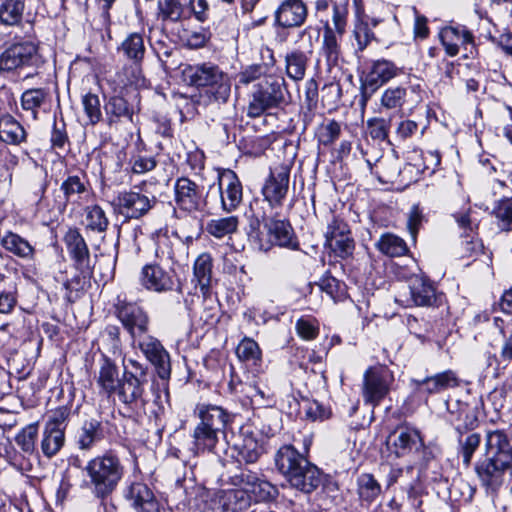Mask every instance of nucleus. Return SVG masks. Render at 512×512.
<instances>
[{
    "mask_svg": "<svg viewBox=\"0 0 512 512\" xmlns=\"http://www.w3.org/2000/svg\"><path fill=\"white\" fill-rule=\"evenodd\" d=\"M474 472L482 487L496 492L512 472V441L504 430H488L483 452L474 464Z\"/></svg>",
    "mask_w": 512,
    "mask_h": 512,
    "instance_id": "obj_1",
    "label": "nucleus"
},
{
    "mask_svg": "<svg viewBox=\"0 0 512 512\" xmlns=\"http://www.w3.org/2000/svg\"><path fill=\"white\" fill-rule=\"evenodd\" d=\"M82 471L86 479L81 487L90 490L96 499L105 500L117 489L125 468L119 456L110 450L88 460Z\"/></svg>",
    "mask_w": 512,
    "mask_h": 512,
    "instance_id": "obj_2",
    "label": "nucleus"
},
{
    "mask_svg": "<svg viewBox=\"0 0 512 512\" xmlns=\"http://www.w3.org/2000/svg\"><path fill=\"white\" fill-rule=\"evenodd\" d=\"M181 78L189 86L205 88L210 101L225 103L230 96L229 76L211 62L184 65Z\"/></svg>",
    "mask_w": 512,
    "mask_h": 512,
    "instance_id": "obj_3",
    "label": "nucleus"
},
{
    "mask_svg": "<svg viewBox=\"0 0 512 512\" xmlns=\"http://www.w3.org/2000/svg\"><path fill=\"white\" fill-rule=\"evenodd\" d=\"M285 83L283 79L266 77L254 86L247 115L260 117L265 111L279 107L285 101Z\"/></svg>",
    "mask_w": 512,
    "mask_h": 512,
    "instance_id": "obj_4",
    "label": "nucleus"
},
{
    "mask_svg": "<svg viewBox=\"0 0 512 512\" xmlns=\"http://www.w3.org/2000/svg\"><path fill=\"white\" fill-rule=\"evenodd\" d=\"M41 64L38 47L31 41L13 43L0 54V72L38 68Z\"/></svg>",
    "mask_w": 512,
    "mask_h": 512,
    "instance_id": "obj_5",
    "label": "nucleus"
},
{
    "mask_svg": "<svg viewBox=\"0 0 512 512\" xmlns=\"http://www.w3.org/2000/svg\"><path fill=\"white\" fill-rule=\"evenodd\" d=\"M140 285L154 293H166L176 287L178 293H182V284L177 278L174 268L168 269L159 263H149L142 267L139 273Z\"/></svg>",
    "mask_w": 512,
    "mask_h": 512,
    "instance_id": "obj_6",
    "label": "nucleus"
},
{
    "mask_svg": "<svg viewBox=\"0 0 512 512\" xmlns=\"http://www.w3.org/2000/svg\"><path fill=\"white\" fill-rule=\"evenodd\" d=\"M393 382L394 376L387 367L382 365L369 367L363 378L364 402L372 406L378 405L388 395Z\"/></svg>",
    "mask_w": 512,
    "mask_h": 512,
    "instance_id": "obj_7",
    "label": "nucleus"
},
{
    "mask_svg": "<svg viewBox=\"0 0 512 512\" xmlns=\"http://www.w3.org/2000/svg\"><path fill=\"white\" fill-rule=\"evenodd\" d=\"M115 314L133 339L141 338L148 332L150 319L148 313L139 304L118 298Z\"/></svg>",
    "mask_w": 512,
    "mask_h": 512,
    "instance_id": "obj_8",
    "label": "nucleus"
},
{
    "mask_svg": "<svg viewBox=\"0 0 512 512\" xmlns=\"http://www.w3.org/2000/svg\"><path fill=\"white\" fill-rule=\"evenodd\" d=\"M290 171L291 166L285 163L270 168V173L263 184L261 192L264 200L271 208L283 206L289 190Z\"/></svg>",
    "mask_w": 512,
    "mask_h": 512,
    "instance_id": "obj_9",
    "label": "nucleus"
},
{
    "mask_svg": "<svg viewBox=\"0 0 512 512\" xmlns=\"http://www.w3.org/2000/svg\"><path fill=\"white\" fill-rule=\"evenodd\" d=\"M91 189L85 175H69L60 184L58 193L54 195V209L62 214L69 204H80L90 197Z\"/></svg>",
    "mask_w": 512,
    "mask_h": 512,
    "instance_id": "obj_10",
    "label": "nucleus"
},
{
    "mask_svg": "<svg viewBox=\"0 0 512 512\" xmlns=\"http://www.w3.org/2000/svg\"><path fill=\"white\" fill-rule=\"evenodd\" d=\"M398 73L399 69L393 62L385 59L374 61L361 85V105L366 106L373 94Z\"/></svg>",
    "mask_w": 512,
    "mask_h": 512,
    "instance_id": "obj_11",
    "label": "nucleus"
},
{
    "mask_svg": "<svg viewBox=\"0 0 512 512\" xmlns=\"http://www.w3.org/2000/svg\"><path fill=\"white\" fill-rule=\"evenodd\" d=\"M114 201L121 215L129 219H139L156 205L157 198L154 195L130 190L120 192Z\"/></svg>",
    "mask_w": 512,
    "mask_h": 512,
    "instance_id": "obj_12",
    "label": "nucleus"
},
{
    "mask_svg": "<svg viewBox=\"0 0 512 512\" xmlns=\"http://www.w3.org/2000/svg\"><path fill=\"white\" fill-rule=\"evenodd\" d=\"M325 238L326 245L336 256L344 259L353 254L355 243L344 220L334 217L328 224Z\"/></svg>",
    "mask_w": 512,
    "mask_h": 512,
    "instance_id": "obj_13",
    "label": "nucleus"
},
{
    "mask_svg": "<svg viewBox=\"0 0 512 512\" xmlns=\"http://www.w3.org/2000/svg\"><path fill=\"white\" fill-rule=\"evenodd\" d=\"M217 179L222 210L228 213L236 210L243 199V188L238 176L230 169H223L218 172Z\"/></svg>",
    "mask_w": 512,
    "mask_h": 512,
    "instance_id": "obj_14",
    "label": "nucleus"
},
{
    "mask_svg": "<svg viewBox=\"0 0 512 512\" xmlns=\"http://www.w3.org/2000/svg\"><path fill=\"white\" fill-rule=\"evenodd\" d=\"M175 203L185 212L194 213L203 210L205 199L198 184L187 177H180L174 185Z\"/></svg>",
    "mask_w": 512,
    "mask_h": 512,
    "instance_id": "obj_15",
    "label": "nucleus"
},
{
    "mask_svg": "<svg viewBox=\"0 0 512 512\" xmlns=\"http://www.w3.org/2000/svg\"><path fill=\"white\" fill-rule=\"evenodd\" d=\"M138 346L145 357L155 367L158 376L166 379L170 376V357L161 342L153 336H142Z\"/></svg>",
    "mask_w": 512,
    "mask_h": 512,
    "instance_id": "obj_16",
    "label": "nucleus"
},
{
    "mask_svg": "<svg viewBox=\"0 0 512 512\" xmlns=\"http://www.w3.org/2000/svg\"><path fill=\"white\" fill-rule=\"evenodd\" d=\"M414 392L418 395H433L460 385V379L452 370H446L422 380H412Z\"/></svg>",
    "mask_w": 512,
    "mask_h": 512,
    "instance_id": "obj_17",
    "label": "nucleus"
},
{
    "mask_svg": "<svg viewBox=\"0 0 512 512\" xmlns=\"http://www.w3.org/2000/svg\"><path fill=\"white\" fill-rule=\"evenodd\" d=\"M440 41L448 56L454 57L459 54L460 47L467 49V46H474L472 32L463 25L446 26L439 32Z\"/></svg>",
    "mask_w": 512,
    "mask_h": 512,
    "instance_id": "obj_18",
    "label": "nucleus"
},
{
    "mask_svg": "<svg viewBox=\"0 0 512 512\" xmlns=\"http://www.w3.org/2000/svg\"><path fill=\"white\" fill-rule=\"evenodd\" d=\"M421 445L419 432L407 427L397 428L386 439L387 449L397 457L406 456Z\"/></svg>",
    "mask_w": 512,
    "mask_h": 512,
    "instance_id": "obj_19",
    "label": "nucleus"
},
{
    "mask_svg": "<svg viewBox=\"0 0 512 512\" xmlns=\"http://www.w3.org/2000/svg\"><path fill=\"white\" fill-rule=\"evenodd\" d=\"M143 381L132 372H124L123 379L115 394L119 401L130 409L142 408L143 400Z\"/></svg>",
    "mask_w": 512,
    "mask_h": 512,
    "instance_id": "obj_20",
    "label": "nucleus"
},
{
    "mask_svg": "<svg viewBox=\"0 0 512 512\" xmlns=\"http://www.w3.org/2000/svg\"><path fill=\"white\" fill-rule=\"evenodd\" d=\"M64 242L76 268L82 273H89L91 271L90 253L79 230L70 228L64 236Z\"/></svg>",
    "mask_w": 512,
    "mask_h": 512,
    "instance_id": "obj_21",
    "label": "nucleus"
},
{
    "mask_svg": "<svg viewBox=\"0 0 512 512\" xmlns=\"http://www.w3.org/2000/svg\"><path fill=\"white\" fill-rule=\"evenodd\" d=\"M264 228L267 231L269 240L267 243L260 241L259 248L261 250L267 251L271 245L296 248L297 243L294 239L293 229L288 222L271 219L265 223Z\"/></svg>",
    "mask_w": 512,
    "mask_h": 512,
    "instance_id": "obj_22",
    "label": "nucleus"
},
{
    "mask_svg": "<svg viewBox=\"0 0 512 512\" xmlns=\"http://www.w3.org/2000/svg\"><path fill=\"white\" fill-rule=\"evenodd\" d=\"M195 416L199 419L197 424L214 429V431L224 434L230 416L222 407L213 404H198L194 410Z\"/></svg>",
    "mask_w": 512,
    "mask_h": 512,
    "instance_id": "obj_23",
    "label": "nucleus"
},
{
    "mask_svg": "<svg viewBox=\"0 0 512 512\" xmlns=\"http://www.w3.org/2000/svg\"><path fill=\"white\" fill-rule=\"evenodd\" d=\"M307 17V9L301 0H285L275 12V23L283 28L301 26Z\"/></svg>",
    "mask_w": 512,
    "mask_h": 512,
    "instance_id": "obj_24",
    "label": "nucleus"
},
{
    "mask_svg": "<svg viewBox=\"0 0 512 512\" xmlns=\"http://www.w3.org/2000/svg\"><path fill=\"white\" fill-rule=\"evenodd\" d=\"M323 480L321 471L307 459L288 480L290 485L304 493H311L317 489Z\"/></svg>",
    "mask_w": 512,
    "mask_h": 512,
    "instance_id": "obj_25",
    "label": "nucleus"
},
{
    "mask_svg": "<svg viewBox=\"0 0 512 512\" xmlns=\"http://www.w3.org/2000/svg\"><path fill=\"white\" fill-rule=\"evenodd\" d=\"M156 256L159 259H168L172 264H179L188 257V249L177 232L171 236L164 235L159 238Z\"/></svg>",
    "mask_w": 512,
    "mask_h": 512,
    "instance_id": "obj_26",
    "label": "nucleus"
},
{
    "mask_svg": "<svg viewBox=\"0 0 512 512\" xmlns=\"http://www.w3.org/2000/svg\"><path fill=\"white\" fill-rule=\"evenodd\" d=\"M126 499L138 512H161L153 492L143 483H132L127 490Z\"/></svg>",
    "mask_w": 512,
    "mask_h": 512,
    "instance_id": "obj_27",
    "label": "nucleus"
},
{
    "mask_svg": "<svg viewBox=\"0 0 512 512\" xmlns=\"http://www.w3.org/2000/svg\"><path fill=\"white\" fill-rule=\"evenodd\" d=\"M410 302L415 306H432L437 301L433 284L424 276L413 275L409 279Z\"/></svg>",
    "mask_w": 512,
    "mask_h": 512,
    "instance_id": "obj_28",
    "label": "nucleus"
},
{
    "mask_svg": "<svg viewBox=\"0 0 512 512\" xmlns=\"http://www.w3.org/2000/svg\"><path fill=\"white\" fill-rule=\"evenodd\" d=\"M121 381L117 365L107 356H103L96 380L100 393L107 397L114 395Z\"/></svg>",
    "mask_w": 512,
    "mask_h": 512,
    "instance_id": "obj_29",
    "label": "nucleus"
},
{
    "mask_svg": "<svg viewBox=\"0 0 512 512\" xmlns=\"http://www.w3.org/2000/svg\"><path fill=\"white\" fill-rule=\"evenodd\" d=\"M27 132L12 115L0 116V141L3 145L20 146L27 141Z\"/></svg>",
    "mask_w": 512,
    "mask_h": 512,
    "instance_id": "obj_30",
    "label": "nucleus"
},
{
    "mask_svg": "<svg viewBox=\"0 0 512 512\" xmlns=\"http://www.w3.org/2000/svg\"><path fill=\"white\" fill-rule=\"evenodd\" d=\"M212 269L213 259L209 253L204 252L196 258L193 265V281L200 288L204 298L210 294Z\"/></svg>",
    "mask_w": 512,
    "mask_h": 512,
    "instance_id": "obj_31",
    "label": "nucleus"
},
{
    "mask_svg": "<svg viewBox=\"0 0 512 512\" xmlns=\"http://www.w3.org/2000/svg\"><path fill=\"white\" fill-rule=\"evenodd\" d=\"M305 460L306 458L292 445L280 447L275 455V464L287 481L291 478V475L297 471L298 466H301Z\"/></svg>",
    "mask_w": 512,
    "mask_h": 512,
    "instance_id": "obj_32",
    "label": "nucleus"
},
{
    "mask_svg": "<svg viewBox=\"0 0 512 512\" xmlns=\"http://www.w3.org/2000/svg\"><path fill=\"white\" fill-rule=\"evenodd\" d=\"M233 449L237 452V461L247 464L255 463L262 454V448L252 432L243 431L240 438L234 443Z\"/></svg>",
    "mask_w": 512,
    "mask_h": 512,
    "instance_id": "obj_33",
    "label": "nucleus"
},
{
    "mask_svg": "<svg viewBox=\"0 0 512 512\" xmlns=\"http://www.w3.org/2000/svg\"><path fill=\"white\" fill-rule=\"evenodd\" d=\"M221 433L197 424L193 430L192 453L197 456L204 452L215 453V448L219 443Z\"/></svg>",
    "mask_w": 512,
    "mask_h": 512,
    "instance_id": "obj_34",
    "label": "nucleus"
},
{
    "mask_svg": "<svg viewBox=\"0 0 512 512\" xmlns=\"http://www.w3.org/2000/svg\"><path fill=\"white\" fill-rule=\"evenodd\" d=\"M104 438L103 425L97 419L83 422L77 433V445L80 450H91L94 445Z\"/></svg>",
    "mask_w": 512,
    "mask_h": 512,
    "instance_id": "obj_35",
    "label": "nucleus"
},
{
    "mask_svg": "<svg viewBox=\"0 0 512 512\" xmlns=\"http://www.w3.org/2000/svg\"><path fill=\"white\" fill-rule=\"evenodd\" d=\"M455 429L459 433L458 453L462 457L464 466L469 467L471 465L474 453L480 446L481 436L479 433H464L461 431L460 426H456Z\"/></svg>",
    "mask_w": 512,
    "mask_h": 512,
    "instance_id": "obj_36",
    "label": "nucleus"
},
{
    "mask_svg": "<svg viewBox=\"0 0 512 512\" xmlns=\"http://www.w3.org/2000/svg\"><path fill=\"white\" fill-rule=\"evenodd\" d=\"M286 73L294 81H300L305 77L309 56L298 49H295L285 56Z\"/></svg>",
    "mask_w": 512,
    "mask_h": 512,
    "instance_id": "obj_37",
    "label": "nucleus"
},
{
    "mask_svg": "<svg viewBox=\"0 0 512 512\" xmlns=\"http://www.w3.org/2000/svg\"><path fill=\"white\" fill-rule=\"evenodd\" d=\"M48 95V91L43 88L28 89L21 96V107L25 112L30 113L33 120H36L38 112L45 104Z\"/></svg>",
    "mask_w": 512,
    "mask_h": 512,
    "instance_id": "obj_38",
    "label": "nucleus"
},
{
    "mask_svg": "<svg viewBox=\"0 0 512 512\" xmlns=\"http://www.w3.org/2000/svg\"><path fill=\"white\" fill-rule=\"evenodd\" d=\"M25 0H4L0 4V23L17 26L22 22Z\"/></svg>",
    "mask_w": 512,
    "mask_h": 512,
    "instance_id": "obj_39",
    "label": "nucleus"
},
{
    "mask_svg": "<svg viewBox=\"0 0 512 512\" xmlns=\"http://www.w3.org/2000/svg\"><path fill=\"white\" fill-rule=\"evenodd\" d=\"M239 218L235 215L211 219L206 226V231L217 239L230 236L238 230Z\"/></svg>",
    "mask_w": 512,
    "mask_h": 512,
    "instance_id": "obj_40",
    "label": "nucleus"
},
{
    "mask_svg": "<svg viewBox=\"0 0 512 512\" xmlns=\"http://www.w3.org/2000/svg\"><path fill=\"white\" fill-rule=\"evenodd\" d=\"M65 443V433L60 429L44 427L41 440V450L45 457L55 456Z\"/></svg>",
    "mask_w": 512,
    "mask_h": 512,
    "instance_id": "obj_41",
    "label": "nucleus"
},
{
    "mask_svg": "<svg viewBox=\"0 0 512 512\" xmlns=\"http://www.w3.org/2000/svg\"><path fill=\"white\" fill-rule=\"evenodd\" d=\"M377 249L389 257H400L408 252L405 241L392 233L383 234L376 243Z\"/></svg>",
    "mask_w": 512,
    "mask_h": 512,
    "instance_id": "obj_42",
    "label": "nucleus"
},
{
    "mask_svg": "<svg viewBox=\"0 0 512 512\" xmlns=\"http://www.w3.org/2000/svg\"><path fill=\"white\" fill-rule=\"evenodd\" d=\"M2 246L18 257L31 259L34 255L33 246L18 234L9 232L2 238Z\"/></svg>",
    "mask_w": 512,
    "mask_h": 512,
    "instance_id": "obj_43",
    "label": "nucleus"
},
{
    "mask_svg": "<svg viewBox=\"0 0 512 512\" xmlns=\"http://www.w3.org/2000/svg\"><path fill=\"white\" fill-rule=\"evenodd\" d=\"M84 223L88 230L103 233L107 230L109 219L103 208L97 204L87 206L84 210Z\"/></svg>",
    "mask_w": 512,
    "mask_h": 512,
    "instance_id": "obj_44",
    "label": "nucleus"
},
{
    "mask_svg": "<svg viewBox=\"0 0 512 512\" xmlns=\"http://www.w3.org/2000/svg\"><path fill=\"white\" fill-rule=\"evenodd\" d=\"M126 58L134 62H140L144 58L145 45L143 36L140 33H130L119 47Z\"/></svg>",
    "mask_w": 512,
    "mask_h": 512,
    "instance_id": "obj_45",
    "label": "nucleus"
},
{
    "mask_svg": "<svg viewBox=\"0 0 512 512\" xmlns=\"http://www.w3.org/2000/svg\"><path fill=\"white\" fill-rule=\"evenodd\" d=\"M231 389L235 393H242L254 406H265L270 401L269 391L262 389L257 384H240V389L231 384Z\"/></svg>",
    "mask_w": 512,
    "mask_h": 512,
    "instance_id": "obj_46",
    "label": "nucleus"
},
{
    "mask_svg": "<svg viewBox=\"0 0 512 512\" xmlns=\"http://www.w3.org/2000/svg\"><path fill=\"white\" fill-rule=\"evenodd\" d=\"M236 355L242 362L258 365L261 362V350L256 341L245 337L236 348Z\"/></svg>",
    "mask_w": 512,
    "mask_h": 512,
    "instance_id": "obj_47",
    "label": "nucleus"
},
{
    "mask_svg": "<svg viewBox=\"0 0 512 512\" xmlns=\"http://www.w3.org/2000/svg\"><path fill=\"white\" fill-rule=\"evenodd\" d=\"M359 497L366 502L374 501L381 493V486L372 474H361L357 480Z\"/></svg>",
    "mask_w": 512,
    "mask_h": 512,
    "instance_id": "obj_48",
    "label": "nucleus"
},
{
    "mask_svg": "<svg viewBox=\"0 0 512 512\" xmlns=\"http://www.w3.org/2000/svg\"><path fill=\"white\" fill-rule=\"evenodd\" d=\"M183 0H159L158 17L162 21L176 22L184 16Z\"/></svg>",
    "mask_w": 512,
    "mask_h": 512,
    "instance_id": "obj_49",
    "label": "nucleus"
},
{
    "mask_svg": "<svg viewBox=\"0 0 512 512\" xmlns=\"http://www.w3.org/2000/svg\"><path fill=\"white\" fill-rule=\"evenodd\" d=\"M105 111L109 117L110 123L120 119H132V111L127 101L121 96H113L105 104Z\"/></svg>",
    "mask_w": 512,
    "mask_h": 512,
    "instance_id": "obj_50",
    "label": "nucleus"
},
{
    "mask_svg": "<svg viewBox=\"0 0 512 512\" xmlns=\"http://www.w3.org/2000/svg\"><path fill=\"white\" fill-rule=\"evenodd\" d=\"M407 90L402 86L389 87L381 95L380 104L387 110L402 108L406 101Z\"/></svg>",
    "mask_w": 512,
    "mask_h": 512,
    "instance_id": "obj_51",
    "label": "nucleus"
},
{
    "mask_svg": "<svg viewBox=\"0 0 512 512\" xmlns=\"http://www.w3.org/2000/svg\"><path fill=\"white\" fill-rule=\"evenodd\" d=\"M497 227L501 231H512V197L500 200L494 208Z\"/></svg>",
    "mask_w": 512,
    "mask_h": 512,
    "instance_id": "obj_52",
    "label": "nucleus"
},
{
    "mask_svg": "<svg viewBox=\"0 0 512 512\" xmlns=\"http://www.w3.org/2000/svg\"><path fill=\"white\" fill-rule=\"evenodd\" d=\"M322 50L328 62H337L340 55V46L335 32L328 25L325 27L323 33Z\"/></svg>",
    "mask_w": 512,
    "mask_h": 512,
    "instance_id": "obj_53",
    "label": "nucleus"
},
{
    "mask_svg": "<svg viewBox=\"0 0 512 512\" xmlns=\"http://www.w3.org/2000/svg\"><path fill=\"white\" fill-rule=\"evenodd\" d=\"M82 105L90 124H97L102 117L99 97L93 93H87L82 97Z\"/></svg>",
    "mask_w": 512,
    "mask_h": 512,
    "instance_id": "obj_54",
    "label": "nucleus"
},
{
    "mask_svg": "<svg viewBox=\"0 0 512 512\" xmlns=\"http://www.w3.org/2000/svg\"><path fill=\"white\" fill-rule=\"evenodd\" d=\"M37 433L38 428L36 425H28L17 434L15 441L23 452L27 454L34 452Z\"/></svg>",
    "mask_w": 512,
    "mask_h": 512,
    "instance_id": "obj_55",
    "label": "nucleus"
},
{
    "mask_svg": "<svg viewBox=\"0 0 512 512\" xmlns=\"http://www.w3.org/2000/svg\"><path fill=\"white\" fill-rule=\"evenodd\" d=\"M341 134V125L335 120H329L319 129V142L324 146L332 145Z\"/></svg>",
    "mask_w": 512,
    "mask_h": 512,
    "instance_id": "obj_56",
    "label": "nucleus"
},
{
    "mask_svg": "<svg viewBox=\"0 0 512 512\" xmlns=\"http://www.w3.org/2000/svg\"><path fill=\"white\" fill-rule=\"evenodd\" d=\"M71 409L68 406H60L51 411L44 427L50 429H60L65 433L66 422L69 419Z\"/></svg>",
    "mask_w": 512,
    "mask_h": 512,
    "instance_id": "obj_57",
    "label": "nucleus"
},
{
    "mask_svg": "<svg viewBox=\"0 0 512 512\" xmlns=\"http://www.w3.org/2000/svg\"><path fill=\"white\" fill-rule=\"evenodd\" d=\"M367 129L372 139L384 141L388 138L389 121L380 117L371 118L367 121Z\"/></svg>",
    "mask_w": 512,
    "mask_h": 512,
    "instance_id": "obj_58",
    "label": "nucleus"
},
{
    "mask_svg": "<svg viewBox=\"0 0 512 512\" xmlns=\"http://www.w3.org/2000/svg\"><path fill=\"white\" fill-rule=\"evenodd\" d=\"M371 172L377 175L378 179L382 182H389L397 174V167L390 169L391 166H395V161L379 160L373 168L371 163L368 161Z\"/></svg>",
    "mask_w": 512,
    "mask_h": 512,
    "instance_id": "obj_59",
    "label": "nucleus"
},
{
    "mask_svg": "<svg viewBox=\"0 0 512 512\" xmlns=\"http://www.w3.org/2000/svg\"><path fill=\"white\" fill-rule=\"evenodd\" d=\"M253 481L255 488H251L250 491L254 493L260 501H268L277 495L276 487L270 482L261 478H255Z\"/></svg>",
    "mask_w": 512,
    "mask_h": 512,
    "instance_id": "obj_60",
    "label": "nucleus"
},
{
    "mask_svg": "<svg viewBox=\"0 0 512 512\" xmlns=\"http://www.w3.org/2000/svg\"><path fill=\"white\" fill-rule=\"evenodd\" d=\"M320 288L334 301L341 300L344 296L343 285L334 277L323 278Z\"/></svg>",
    "mask_w": 512,
    "mask_h": 512,
    "instance_id": "obj_61",
    "label": "nucleus"
},
{
    "mask_svg": "<svg viewBox=\"0 0 512 512\" xmlns=\"http://www.w3.org/2000/svg\"><path fill=\"white\" fill-rule=\"evenodd\" d=\"M354 36L357 41L358 49L364 50L374 39V33L369 28L368 23L358 21L354 27Z\"/></svg>",
    "mask_w": 512,
    "mask_h": 512,
    "instance_id": "obj_62",
    "label": "nucleus"
},
{
    "mask_svg": "<svg viewBox=\"0 0 512 512\" xmlns=\"http://www.w3.org/2000/svg\"><path fill=\"white\" fill-rule=\"evenodd\" d=\"M17 304L18 292L16 288L0 292V314L9 315L13 313Z\"/></svg>",
    "mask_w": 512,
    "mask_h": 512,
    "instance_id": "obj_63",
    "label": "nucleus"
},
{
    "mask_svg": "<svg viewBox=\"0 0 512 512\" xmlns=\"http://www.w3.org/2000/svg\"><path fill=\"white\" fill-rule=\"evenodd\" d=\"M50 142L54 149H63L65 145L69 143V138L64 123L59 125L57 122H54Z\"/></svg>",
    "mask_w": 512,
    "mask_h": 512,
    "instance_id": "obj_64",
    "label": "nucleus"
}]
</instances>
